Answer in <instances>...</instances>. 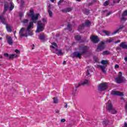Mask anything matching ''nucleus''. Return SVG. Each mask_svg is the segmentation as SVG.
I'll use <instances>...</instances> for the list:
<instances>
[{
    "instance_id": "79ce46f5",
    "label": "nucleus",
    "mask_w": 127,
    "mask_h": 127,
    "mask_svg": "<svg viewBox=\"0 0 127 127\" xmlns=\"http://www.w3.org/2000/svg\"><path fill=\"white\" fill-rule=\"evenodd\" d=\"M64 0H60L59 1L58 3V5H59V4H61V3H62V2H63V1H64Z\"/></svg>"
},
{
    "instance_id": "aec40b11",
    "label": "nucleus",
    "mask_w": 127,
    "mask_h": 127,
    "mask_svg": "<svg viewBox=\"0 0 127 127\" xmlns=\"http://www.w3.org/2000/svg\"><path fill=\"white\" fill-rule=\"evenodd\" d=\"M97 66L98 67H99L101 69L103 73H107V71L105 70V69H106V66L105 65L102 66V65H98Z\"/></svg>"
},
{
    "instance_id": "603ef678",
    "label": "nucleus",
    "mask_w": 127,
    "mask_h": 127,
    "mask_svg": "<svg viewBox=\"0 0 127 127\" xmlns=\"http://www.w3.org/2000/svg\"><path fill=\"white\" fill-rule=\"evenodd\" d=\"M80 86V84H79L78 85H75V88H78Z\"/></svg>"
},
{
    "instance_id": "0eeeda50",
    "label": "nucleus",
    "mask_w": 127,
    "mask_h": 127,
    "mask_svg": "<svg viewBox=\"0 0 127 127\" xmlns=\"http://www.w3.org/2000/svg\"><path fill=\"white\" fill-rule=\"evenodd\" d=\"M108 87H109V84L107 82H103L100 84L98 87V89L99 91H105V90H107L108 89Z\"/></svg>"
},
{
    "instance_id": "a211bd4d",
    "label": "nucleus",
    "mask_w": 127,
    "mask_h": 127,
    "mask_svg": "<svg viewBox=\"0 0 127 127\" xmlns=\"http://www.w3.org/2000/svg\"><path fill=\"white\" fill-rule=\"evenodd\" d=\"M120 46L123 49H127V44H126V42L122 43Z\"/></svg>"
},
{
    "instance_id": "864d4df0",
    "label": "nucleus",
    "mask_w": 127,
    "mask_h": 127,
    "mask_svg": "<svg viewBox=\"0 0 127 127\" xmlns=\"http://www.w3.org/2000/svg\"><path fill=\"white\" fill-rule=\"evenodd\" d=\"M63 64L64 65L66 64V61H64V62L63 63Z\"/></svg>"
},
{
    "instance_id": "e2e57ef3",
    "label": "nucleus",
    "mask_w": 127,
    "mask_h": 127,
    "mask_svg": "<svg viewBox=\"0 0 127 127\" xmlns=\"http://www.w3.org/2000/svg\"><path fill=\"white\" fill-rule=\"evenodd\" d=\"M77 1H80L81 0H76Z\"/></svg>"
},
{
    "instance_id": "c756f323",
    "label": "nucleus",
    "mask_w": 127,
    "mask_h": 127,
    "mask_svg": "<svg viewBox=\"0 0 127 127\" xmlns=\"http://www.w3.org/2000/svg\"><path fill=\"white\" fill-rule=\"evenodd\" d=\"M54 104H58V98L57 97H54L53 98Z\"/></svg>"
},
{
    "instance_id": "49530a36",
    "label": "nucleus",
    "mask_w": 127,
    "mask_h": 127,
    "mask_svg": "<svg viewBox=\"0 0 127 127\" xmlns=\"http://www.w3.org/2000/svg\"><path fill=\"white\" fill-rule=\"evenodd\" d=\"M120 42H121V40H119L115 42V44H117V43H120Z\"/></svg>"
},
{
    "instance_id": "1a4fd4ad",
    "label": "nucleus",
    "mask_w": 127,
    "mask_h": 127,
    "mask_svg": "<svg viewBox=\"0 0 127 127\" xmlns=\"http://www.w3.org/2000/svg\"><path fill=\"white\" fill-rule=\"evenodd\" d=\"M104 41L101 42L100 43L99 45L97 47V50L98 51H102L105 48V43Z\"/></svg>"
},
{
    "instance_id": "cd10ccee",
    "label": "nucleus",
    "mask_w": 127,
    "mask_h": 127,
    "mask_svg": "<svg viewBox=\"0 0 127 127\" xmlns=\"http://www.w3.org/2000/svg\"><path fill=\"white\" fill-rule=\"evenodd\" d=\"M22 23H23V25L26 26V25H27V23H28V19H24L22 21Z\"/></svg>"
},
{
    "instance_id": "680f3d73",
    "label": "nucleus",
    "mask_w": 127,
    "mask_h": 127,
    "mask_svg": "<svg viewBox=\"0 0 127 127\" xmlns=\"http://www.w3.org/2000/svg\"><path fill=\"white\" fill-rule=\"evenodd\" d=\"M113 3H116V1H113Z\"/></svg>"
},
{
    "instance_id": "393cba45",
    "label": "nucleus",
    "mask_w": 127,
    "mask_h": 127,
    "mask_svg": "<svg viewBox=\"0 0 127 127\" xmlns=\"http://www.w3.org/2000/svg\"><path fill=\"white\" fill-rule=\"evenodd\" d=\"M113 41H114V38H111L109 40L107 39L106 41H104L103 42H105V43H108V42H109V43H111Z\"/></svg>"
},
{
    "instance_id": "f3484780",
    "label": "nucleus",
    "mask_w": 127,
    "mask_h": 127,
    "mask_svg": "<svg viewBox=\"0 0 127 127\" xmlns=\"http://www.w3.org/2000/svg\"><path fill=\"white\" fill-rule=\"evenodd\" d=\"M124 27H125V26L122 25L120 26V27H119V29H117L116 31H115L112 34H116V33H119L120 30H121V29H123V28H124Z\"/></svg>"
},
{
    "instance_id": "37998d69",
    "label": "nucleus",
    "mask_w": 127,
    "mask_h": 127,
    "mask_svg": "<svg viewBox=\"0 0 127 127\" xmlns=\"http://www.w3.org/2000/svg\"><path fill=\"white\" fill-rule=\"evenodd\" d=\"M125 111L127 112V102L125 104Z\"/></svg>"
},
{
    "instance_id": "473e14b6",
    "label": "nucleus",
    "mask_w": 127,
    "mask_h": 127,
    "mask_svg": "<svg viewBox=\"0 0 127 127\" xmlns=\"http://www.w3.org/2000/svg\"><path fill=\"white\" fill-rule=\"evenodd\" d=\"M102 32L103 33H105V34H106V35H107L108 36H110V32L108 31H106V30H104V31H103Z\"/></svg>"
},
{
    "instance_id": "5701e85b",
    "label": "nucleus",
    "mask_w": 127,
    "mask_h": 127,
    "mask_svg": "<svg viewBox=\"0 0 127 127\" xmlns=\"http://www.w3.org/2000/svg\"><path fill=\"white\" fill-rule=\"evenodd\" d=\"M6 29H7V31L8 32H11V30L12 29V26L6 25Z\"/></svg>"
},
{
    "instance_id": "c03bdc74",
    "label": "nucleus",
    "mask_w": 127,
    "mask_h": 127,
    "mask_svg": "<svg viewBox=\"0 0 127 127\" xmlns=\"http://www.w3.org/2000/svg\"><path fill=\"white\" fill-rule=\"evenodd\" d=\"M65 121L66 120H65L64 119H63L61 120V123H65Z\"/></svg>"
},
{
    "instance_id": "2eb2a0df",
    "label": "nucleus",
    "mask_w": 127,
    "mask_h": 127,
    "mask_svg": "<svg viewBox=\"0 0 127 127\" xmlns=\"http://www.w3.org/2000/svg\"><path fill=\"white\" fill-rule=\"evenodd\" d=\"M0 22L3 24H5L6 22H5V19L3 17V15H0Z\"/></svg>"
},
{
    "instance_id": "a19ab883",
    "label": "nucleus",
    "mask_w": 127,
    "mask_h": 127,
    "mask_svg": "<svg viewBox=\"0 0 127 127\" xmlns=\"http://www.w3.org/2000/svg\"><path fill=\"white\" fill-rule=\"evenodd\" d=\"M71 27H72V25H70V24H68L67 25V29H68V30L70 31L71 30L70 29V28H71Z\"/></svg>"
},
{
    "instance_id": "a18cd8bd",
    "label": "nucleus",
    "mask_w": 127,
    "mask_h": 127,
    "mask_svg": "<svg viewBox=\"0 0 127 127\" xmlns=\"http://www.w3.org/2000/svg\"><path fill=\"white\" fill-rule=\"evenodd\" d=\"M119 66L118 65V64H116L115 65V69H118V68H119Z\"/></svg>"
},
{
    "instance_id": "69168bd1",
    "label": "nucleus",
    "mask_w": 127,
    "mask_h": 127,
    "mask_svg": "<svg viewBox=\"0 0 127 127\" xmlns=\"http://www.w3.org/2000/svg\"><path fill=\"white\" fill-rule=\"evenodd\" d=\"M0 39H2V38H0Z\"/></svg>"
},
{
    "instance_id": "58836bf2",
    "label": "nucleus",
    "mask_w": 127,
    "mask_h": 127,
    "mask_svg": "<svg viewBox=\"0 0 127 127\" xmlns=\"http://www.w3.org/2000/svg\"><path fill=\"white\" fill-rule=\"evenodd\" d=\"M23 4H24V1H23V0H21L20 6H23Z\"/></svg>"
},
{
    "instance_id": "6e6d98bb",
    "label": "nucleus",
    "mask_w": 127,
    "mask_h": 127,
    "mask_svg": "<svg viewBox=\"0 0 127 127\" xmlns=\"http://www.w3.org/2000/svg\"><path fill=\"white\" fill-rule=\"evenodd\" d=\"M112 12H109L108 13V15H110V14H111Z\"/></svg>"
},
{
    "instance_id": "8fccbe9b",
    "label": "nucleus",
    "mask_w": 127,
    "mask_h": 127,
    "mask_svg": "<svg viewBox=\"0 0 127 127\" xmlns=\"http://www.w3.org/2000/svg\"><path fill=\"white\" fill-rule=\"evenodd\" d=\"M124 126L125 127H127V123L126 122L124 123Z\"/></svg>"
},
{
    "instance_id": "09e8293b",
    "label": "nucleus",
    "mask_w": 127,
    "mask_h": 127,
    "mask_svg": "<svg viewBox=\"0 0 127 127\" xmlns=\"http://www.w3.org/2000/svg\"><path fill=\"white\" fill-rule=\"evenodd\" d=\"M15 52L16 53H19V51H18V50H15Z\"/></svg>"
},
{
    "instance_id": "6ab92c4d",
    "label": "nucleus",
    "mask_w": 127,
    "mask_h": 127,
    "mask_svg": "<svg viewBox=\"0 0 127 127\" xmlns=\"http://www.w3.org/2000/svg\"><path fill=\"white\" fill-rule=\"evenodd\" d=\"M54 53H56L57 55H62V51L61 50L55 49V52H53Z\"/></svg>"
},
{
    "instance_id": "bf43d9fd",
    "label": "nucleus",
    "mask_w": 127,
    "mask_h": 127,
    "mask_svg": "<svg viewBox=\"0 0 127 127\" xmlns=\"http://www.w3.org/2000/svg\"><path fill=\"white\" fill-rule=\"evenodd\" d=\"M52 2H54V0H50Z\"/></svg>"
},
{
    "instance_id": "412c9836",
    "label": "nucleus",
    "mask_w": 127,
    "mask_h": 127,
    "mask_svg": "<svg viewBox=\"0 0 127 127\" xmlns=\"http://www.w3.org/2000/svg\"><path fill=\"white\" fill-rule=\"evenodd\" d=\"M50 6H51V4H49V9H48V13L50 16V17H52L53 15V13L51 10H50Z\"/></svg>"
},
{
    "instance_id": "052dcab7",
    "label": "nucleus",
    "mask_w": 127,
    "mask_h": 127,
    "mask_svg": "<svg viewBox=\"0 0 127 127\" xmlns=\"http://www.w3.org/2000/svg\"><path fill=\"white\" fill-rule=\"evenodd\" d=\"M121 1V0H117V2H120Z\"/></svg>"
},
{
    "instance_id": "ea45409f",
    "label": "nucleus",
    "mask_w": 127,
    "mask_h": 127,
    "mask_svg": "<svg viewBox=\"0 0 127 127\" xmlns=\"http://www.w3.org/2000/svg\"><path fill=\"white\" fill-rule=\"evenodd\" d=\"M121 21H127V18L123 17L122 18H121Z\"/></svg>"
},
{
    "instance_id": "6e6552de",
    "label": "nucleus",
    "mask_w": 127,
    "mask_h": 127,
    "mask_svg": "<svg viewBox=\"0 0 127 127\" xmlns=\"http://www.w3.org/2000/svg\"><path fill=\"white\" fill-rule=\"evenodd\" d=\"M89 25H91V22L89 20H87L85 21V24H82L81 25L79 26L78 30L80 31V30L83 29L85 26H89Z\"/></svg>"
},
{
    "instance_id": "9b49d317",
    "label": "nucleus",
    "mask_w": 127,
    "mask_h": 127,
    "mask_svg": "<svg viewBox=\"0 0 127 127\" xmlns=\"http://www.w3.org/2000/svg\"><path fill=\"white\" fill-rule=\"evenodd\" d=\"M4 56H5V57H6L7 58H9V59H13V58H16L17 56L14 54L8 55V54L5 53L4 54Z\"/></svg>"
},
{
    "instance_id": "4c0bfd02",
    "label": "nucleus",
    "mask_w": 127,
    "mask_h": 127,
    "mask_svg": "<svg viewBox=\"0 0 127 127\" xmlns=\"http://www.w3.org/2000/svg\"><path fill=\"white\" fill-rule=\"evenodd\" d=\"M103 5H104V6H107V5H109V1H106L104 2Z\"/></svg>"
},
{
    "instance_id": "2f4dec72",
    "label": "nucleus",
    "mask_w": 127,
    "mask_h": 127,
    "mask_svg": "<svg viewBox=\"0 0 127 127\" xmlns=\"http://www.w3.org/2000/svg\"><path fill=\"white\" fill-rule=\"evenodd\" d=\"M101 64H103V65H106V64H107L108 61L106 60H102L100 62Z\"/></svg>"
},
{
    "instance_id": "7ed1b4c3",
    "label": "nucleus",
    "mask_w": 127,
    "mask_h": 127,
    "mask_svg": "<svg viewBox=\"0 0 127 127\" xmlns=\"http://www.w3.org/2000/svg\"><path fill=\"white\" fill-rule=\"evenodd\" d=\"M42 22H41V21H38V26L37 27V30L36 31V32H41V31H43L44 30V27H45V23H46V19L43 18Z\"/></svg>"
},
{
    "instance_id": "c85d7f7f",
    "label": "nucleus",
    "mask_w": 127,
    "mask_h": 127,
    "mask_svg": "<svg viewBox=\"0 0 127 127\" xmlns=\"http://www.w3.org/2000/svg\"><path fill=\"white\" fill-rule=\"evenodd\" d=\"M74 38L76 40H77V41H79V40L81 39V36L79 35H77L75 36Z\"/></svg>"
},
{
    "instance_id": "a878e982",
    "label": "nucleus",
    "mask_w": 127,
    "mask_h": 127,
    "mask_svg": "<svg viewBox=\"0 0 127 127\" xmlns=\"http://www.w3.org/2000/svg\"><path fill=\"white\" fill-rule=\"evenodd\" d=\"M111 54V53L109 51H105L102 53V55H110Z\"/></svg>"
},
{
    "instance_id": "20e7f679",
    "label": "nucleus",
    "mask_w": 127,
    "mask_h": 127,
    "mask_svg": "<svg viewBox=\"0 0 127 127\" xmlns=\"http://www.w3.org/2000/svg\"><path fill=\"white\" fill-rule=\"evenodd\" d=\"M39 13H37L36 14H34V12L33 11V10L31 9L30 10L29 13L28 14V16H30L31 18V20L33 21L34 23H36V20L38 19V17H39Z\"/></svg>"
},
{
    "instance_id": "4468645a",
    "label": "nucleus",
    "mask_w": 127,
    "mask_h": 127,
    "mask_svg": "<svg viewBox=\"0 0 127 127\" xmlns=\"http://www.w3.org/2000/svg\"><path fill=\"white\" fill-rule=\"evenodd\" d=\"M91 73H93V70L92 69V68L87 69L86 73L85 76V78H90V77H91Z\"/></svg>"
},
{
    "instance_id": "f257e3e1",
    "label": "nucleus",
    "mask_w": 127,
    "mask_h": 127,
    "mask_svg": "<svg viewBox=\"0 0 127 127\" xmlns=\"http://www.w3.org/2000/svg\"><path fill=\"white\" fill-rule=\"evenodd\" d=\"M78 50L79 52H75L72 53V56L81 59L82 58V55H86L87 54L88 50H89V47L81 45L79 46Z\"/></svg>"
},
{
    "instance_id": "c9c22d12",
    "label": "nucleus",
    "mask_w": 127,
    "mask_h": 127,
    "mask_svg": "<svg viewBox=\"0 0 127 127\" xmlns=\"http://www.w3.org/2000/svg\"><path fill=\"white\" fill-rule=\"evenodd\" d=\"M39 39H41V40H44V39H45V37L44 36V35H42L40 36Z\"/></svg>"
},
{
    "instance_id": "3c124183",
    "label": "nucleus",
    "mask_w": 127,
    "mask_h": 127,
    "mask_svg": "<svg viewBox=\"0 0 127 127\" xmlns=\"http://www.w3.org/2000/svg\"><path fill=\"white\" fill-rule=\"evenodd\" d=\"M124 60H125V61H126V62H127V57H125V58H124Z\"/></svg>"
},
{
    "instance_id": "4d7b16f0",
    "label": "nucleus",
    "mask_w": 127,
    "mask_h": 127,
    "mask_svg": "<svg viewBox=\"0 0 127 127\" xmlns=\"http://www.w3.org/2000/svg\"><path fill=\"white\" fill-rule=\"evenodd\" d=\"M67 107H68V105L67 104H66L65 106H64V108H67Z\"/></svg>"
},
{
    "instance_id": "338daca9",
    "label": "nucleus",
    "mask_w": 127,
    "mask_h": 127,
    "mask_svg": "<svg viewBox=\"0 0 127 127\" xmlns=\"http://www.w3.org/2000/svg\"><path fill=\"white\" fill-rule=\"evenodd\" d=\"M17 1H18V0H17Z\"/></svg>"
},
{
    "instance_id": "4be33fe9",
    "label": "nucleus",
    "mask_w": 127,
    "mask_h": 127,
    "mask_svg": "<svg viewBox=\"0 0 127 127\" xmlns=\"http://www.w3.org/2000/svg\"><path fill=\"white\" fill-rule=\"evenodd\" d=\"M4 10H3V14H4L5 13V12L6 11V10H7V9H8V7H9V6L8 5H7L6 4V3H5V4L4 5Z\"/></svg>"
},
{
    "instance_id": "423d86ee",
    "label": "nucleus",
    "mask_w": 127,
    "mask_h": 127,
    "mask_svg": "<svg viewBox=\"0 0 127 127\" xmlns=\"http://www.w3.org/2000/svg\"><path fill=\"white\" fill-rule=\"evenodd\" d=\"M106 109L110 114H113V115L117 114V110H116V109L114 108L111 103H108L106 106Z\"/></svg>"
},
{
    "instance_id": "72a5a7b5",
    "label": "nucleus",
    "mask_w": 127,
    "mask_h": 127,
    "mask_svg": "<svg viewBox=\"0 0 127 127\" xmlns=\"http://www.w3.org/2000/svg\"><path fill=\"white\" fill-rule=\"evenodd\" d=\"M83 12L84 13H85V14H86L87 15H88V14H89L90 11L85 9L83 10Z\"/></svg>"
},
{
    "instance_id": "e433bc0d",
    "label": "nucleus",
    "mask_w": 127,
    "mask_h": 127,
    "mask_svg": "<svg viewBox=\"0 0 127 127\" xmlns=\"http://www.w3.org/2000/svg\"><path fill=\"white\" fill-rule=\"evenodd\" d=\"M108 123H109V122L108 121V120H105L103 122V126H107V125H108Z\"/></svg>"
},
{
    "instance_id": "f03ea898",
    "label": "nucleus",
    "mask_w": 127,
    "mask_h": 127,
    "mask_svg": "<svg viewBox=\"0 0 127 127\" xmlns=\"http://www.w3.org/2000/svg\"><path fill=\"white\" fill-rule=\"evenodd\" d=\"M33 28V22H30L29 24L27 26L26 30L25 28H22L19 31V35L20 37H27V34L33 35L32 31L30 29Z\"/></svg>"
},
{
    "instance_id": "13d9d810",
    "label": "nucleus",
    "mask_w": 127,
    "mask_h": 127,
    "mask_svg": "<svg viewBox=\"0 0 127 127\" xmlns=\"http://www.w3.org/2000/svg\"><path fill=\"white\" fill-rule=\"evenodd\" d=\"M32 49H34V45H33V47L32 48Z\"/></svg>"
},
{
    "instance_id": "bb28decb",
    "label": "nucleus",
    "mask_w": 127,
    "mask_h": 127,
    "mask_svg": "<svg viewBox=\"0 0 127 127\" xmlns=\"http://www.w3.org/2000/svg\"><path fill=\"white\" fill-rule=\"evenodd\" d=\"M89 84V81L87 79H85L82 83L80 84V85H88Z\"/></svg>"
},
{
    "instance_id": "f704fd0d",
    "label": "nucleus",
    "mask_w": 127,
    "mask_h": 127,
    "mask_svg": "<svg viewBox=\"0 0 127 127\" xmlns=\"http://www.w3.org/2000/svg\"><path fill=\"white\" fill-rule=\"evenodd\" d=\"M125 16H127V10L125 11L122 14V17H125Z\"/></svg>"
},
{
    "instance_id": "f8f14e48",
    "label": "nucleus",
    "mask_w": 127,
    "mask_h": 127,
    "mask_svg": "<svg viewBox=\"0 0 127 127\" xmlns=\"http://www.w3.org/2000/svg\"><path fill=\"white\" fill-rule=\"evenodd\" d=\"M112 95H114L116 96H120L121 97H123L124 96V93L122 92H118L117 91H113L111 92Z\"/></svg>"
},
{
    "instance_id": "7c9ffc66",
    "label": "nucleus",
    "mask_w": 127,
    "mask_h": 127,
    "mask_svg": "<svg viewBox=\"0 0 127 127\" xmlns=\"http://www.w3.org/2000/svg\"><path fill=\"white\" fill-rule=\"evenodd\" d=\"M14 7V6L12 4V3L10 2V7L9 8V10H12Z\"/></svg>"
},
{
    "instance_id": "ddd939ff",
    "label": "nucleus",
    "mask_w": 127,
    "mask_h": 127,
    "mask_svg": "<svg viewBox=\"0 0 127 127\" xmlns=\"http://www.w3.org/2000/svg\"><path fill=\"white\" fill-rule=\"evenodd\" d=\"M6 38L7 39V42L9 45H12L13 43V41L12 40V38L9 36H6Z\"/></svg>"
},
{
    "instance_id": "9d476101",
    "label": "nucleus",
    "mask_w": 127,
    "mask_h": 127,
    "mask_svg": "<svg viewBox=\"0 0 127 127\" xmlns=\"http://www.w3.org/2000/svg\"><path fill=\"white\" fill-rule=\"evenodd\" d=\"M90 39L93 43H98L100 40L97 36H91Z\"/></svg>"
},
{
    "instance_id": "39448f33",
    "label": "nucleus",
    "mask_w": 127,
    "mask_h": 127,
    "mask_svg": "<svg viewBox=\"0 0 127 127\" xmlns=\"http://www.w3.org/2000/svg\"><path fill=\"white\" fill-rule=\"evenodd\" d=\"M123 75V73L122 71L119 72V77L115 78V81L118 83V84H121V83H125V82L127 81V80H126V78L124 77Z\"/></svg>"
},
{
    "instance_id": "0e129e2a",
    "label": "nucleus",
    "mask_w": 127,
    "mask_h": 127,
    "mask_svg": "<svg viewBox=\"0 0 127 127\" xmlns=\"http://www.w3.org/2000/svg\"><path fill=\"white\" fill-rule=\"evenodd\" d=\"M1 58H2V56H1V57H0V59H1Z\"/></svg>"
},
{
    "instance_id": "dca6fc26",
    "label": "nucleus",
    "mask_w": 127,
    "mask_h": 127,
    "mask_svg": "<svg viewBox=\"0 0 127 127\" xmlns=\"http://www.w3.org/2000/svg\"><path fill=\"white\" fill-rule=\"evenodd\" d=\"M61 11L64 13L70 12V11H72V8L70 7L65 8L64 9H62Z\"/></svg>"
},
{
    "instance_id": "de8ad7c7",
    "label": "nucleus",
    "mask_w": 127,
    "mask_h": 127,
    "mask_svg": "<svg viewBox=\"0 0 127 127\" xmlns=\"http://www.w3.org/2000/svg\"><path fill=\"white\" fill-rule=\"evenodd\" d=\"M23 16V13H20V17H22Z\"/></svg>"
},
{
    "instance_id": "b1692460",
    "label": "nucleus",
    "mask_w": 127,
    "mask_h": 127,
    "mask_svg": "<svg viewBox=\"0 0 127 127\" xmlns=\"http://www.w3.org/2000/svg\"><path fill=\"white\" fill-rule=\"evenodd\" d=\"M52 45H53L51 46V48H52L53 49H55V48H56V47H58L56 43H52Z\"/></svg>"
},
{
    "instance_id": "5fc2aeb1",
    "label": "nucleus",
    "mask_w": 127,
    "mask_h": 127,
    "mask_svg": "<svg viewBox=\"0 0 127 127\" xmlns=\"http://www.w3.org/2000/svg\"><path fill=\"white\" fill-rule=\"evenodd\" d=\"M56 113L57 114H59V110H56Z\"/></svg>"
}]
</instances>
